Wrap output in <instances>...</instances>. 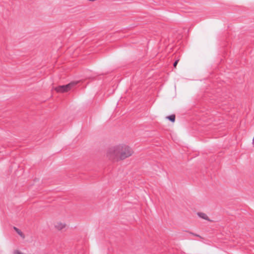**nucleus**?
<instances>
[{
	"mask_svg": "<svg viewBox=\"0 0 254 254\" xmlns=\"http://www.w3.org/2000/svg\"><path fill=\"white\" fill-rule=\"evenodd\" d=\"M134 154L133 148L128 144L121 142L110 146L106 151L107 158L113 162L123 161Z\"/></svg>",
	"mask_w": 254,
	"mask_h": 254,
	"instance_id": "1",
	"label": "nucleus"
},
{
	"mask_svg": "<svg viewBox=\"0 0 254 254\" xmlns=\"http://www.w3.org/2000/svg\"><path fill=\"white\" fill-rule=\"evenodd\" d=\"M78 82V81H72L65 85H62L56 87L54 88V90L58 93L67 92L70 90Z\"/></svg>",
	"mask_w": 254,
	"mask_h": 254,
	"instance_id": "2",
	"label": "nucleus"
},
{
	"mask_svg": "<svg viewBox=\"0 0 254 254\" xmlns=\"http://www.w3.org/2000/svg\"><path fill=\"white\" fill-rule=\"evenodd\" d=\"M54 229L58 231H62L67 227L66 224L62 220H56L53 224Z\"/></svg>",
	"mask_w": 254,
	"mask_h": 254,
	"instance_id": "3",
	"label": "nucleus"
},
{
	"mask_svg": "<svg viewBox=\"0 0 254 254\" xmlns=\"http://www.w3.org/2000/svg\"><path fill=\"white\" fill-rule=\"evenodd\" d=\"M197 215L200 218L207 220L209 222H212V221L209 218L208 216L204 212H198L197 213Z\"/></svg>",
	"mask_w": 254,
	"mask_h": 254,
	"instance_id": "4",
	"label": "nucleus"
},
{
	"mask_svg": "<svg viewBox=\"0 0 254 254\" xmlns=\"http://www.w3.org/2000/svg\"><path fill=\"white\" fill-rule=\"evenodd\" d=\"M14 229L15 232L21 237V238L23 239L25 238V235L20 230L16 227H14Z\"/></svg>",
	"mask_w": 254,
	"mask_h": 254,
	"instance_id": "5",
	"label": "nucleus"
},
{
	"mask_svg": "<svg viewBox=\"0 0 254 254\" xmlns=\"http://www.w3.org/2000/svg\"><path fill=\"white\" fill-rule=\"evenodd\" d=\"M175 115H172L171 116H167L166 117V118L168 120H169L170 121H171L172 122L174 123L175 122Z\"/></svg>",
	"mask_w": 254,
	"mask_h": 254,
	"instance_id": "6",
	"label": "nucleus"
},
{
	"mask_svg": "<svg viewBox=\"0 0 254 254\" xmlns=\"http://www.w3.org/2000/svg\"><path fill=\"white\" fill-rule=\"evenodd\" d=\"M13 254H26L23 253L22 252H21L19 250H16L13 251Z\"/></svg>",
	"mask_w": 254,
	"mask_h": 254,
	"instance_id": "7",
	"label": "nucleus"
},
{
	"mask_svg": "<svg viewBox=\"0 0 254 254\" xmlns=\"http://www.w3.org/2000/svg\"><path fill=\"white\" fill-rule=\"evenodd\" d=\"M179 60H177V61L174 63V66L175 67H176V66H177V64H178V62H179Z\"/></svg>",
	"mask_w": 254,
	"mask_h": 254,
	"instance_id": "8",
	"label": "nucleus"
}]
</instances>
